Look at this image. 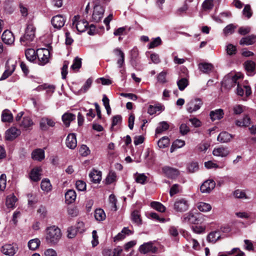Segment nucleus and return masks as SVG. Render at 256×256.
<instances>
[{
	"instance_id": "45",
	"label": "nucleus",
	"mask_w": 256,
	"mask_h": 256,
	"mask_svg": "<svg viewBox=\"0 0 256 256\" xmlns=\"http://www.w3.org/2000/svg\"><path fill=\"white\" fill-rule=\"evenodd\" d=\"M150 206L152 208L160 212H162L166 210L165 206L162 204L158 202H152Z\"/></svg>"
},
{
	"instance_id": "60",
	"label": "nucleus",
	"mask_w": 256,
	"mask_h": 256,
	"mask_svg": "<svg viewBox=\"0 0 256 256\" xmlns=\"http://www.w3.org/2000/svg\"><path fill=\"white\" fill-rule=\"evenodd\" d=\"M166 74L167 72L166 71H162L161 72H160L157 76L158 81L162 84L166 83Z\"/></svg>"
},
{
	"instance_id": "24",
	"label": "nucleus",
	"mask_w": 256,
	"mask_h": 256,
	"mask_svg": "<svg viewBox=\"0 0 256 256\" xmlns=\"http://www.w3.org/2000/svg\"><path fill=\"white\" fill-rule=\"evenodd\" d=\"M91 181L94 183H99L102 180V172L100 171L94 170L89 174Z\"/></svg>"
},
{
	"instance_id": "29",
	"label": "nucleus",
	"mask_w": 256,
	"mask_h": 256,
	"mask_svg": "<svg viewBox=\"0 0 256 256\" xmlns=\"http://www.w3.org/2000/svg\"><path fill=\"white\" fill-rule=\"evenodd\" d=\"M232 136L229 133L224 132H220L218 136L217 140L221 142H228L232 138Z\"/></svg>"
},
{
	"instance_id": "10",
	"label": "nucleus",
	"mask_w": 256,
	"mask_h": 256,
	"mask_svg": "<svg viewBox=\"0 0 256 256\" xmlns=\"http://www.w3.org/2000/svg\"><path fill=\"white\" fill-rule=\"evenodd\" d=\"M51 22L54 28L60 29L64 26L66 20L62 15L58 14L52 18Z\"/></svg>"
},
{
	"instance_id": "30",
	"label": "nucleus",
	"mask_w": 256,
	"mask_h": 256,
	"mask_svg": "<svg viewBox=\"0 0 256 256\" xmlns=\"http://www.w3.org/2000/svg\"><path fill=\"white\" fill-rule=\"evenodd\" d=\"M25 55L28 60L33 62L36 58V52L32 48H28L26 50Z\"/></svg>"
},
{
	"instance_id": "15",
	"label": "nucleus",
	"mask_w": 256,
	"mask_h": 256,
	"mask_svg": "<svg viewBox=\"0 0 256 256\" xmlns=\"http://www.w3.org/2000/svg\"><path fill=\"white\" fill-rule=\"evenodd\" d=\"M2 38L4 42L7 44H12L14 40L13 34L8 30H6L3 32Z\"/></svg>"
},
{
	"instance_id": "25",
	"label": "nucleus",
	"mask_w": 256,
	"mask_h": 256,
	"mask_svg": "<svg viewBox=\"0 0 256 256\" xmlns=\"http://www.w3.org/2000/svg\"><path fill=\"white\" fill-rule=\"evenodd\" d=\"M76 119V116L70 112H66L62 116V120L66 127L70 126L71 122Z\"/></svg>"
},
{
	"instance_id": "43",
	"label": "nucleus",
	"mask_w": 256,
	"mask_h": 256,
	"mask_svg": "<svg viewBox=\"0 0 256 256\" xmlns=\"http://www.w3.org/2000/svg\"><path fill=\"white\" fill-rule=\"evenodd\" d=\"M41 188L46 192H49L52 190V185L48 179L42 180L41 182Z\"/></svg>"
},
{
	"instance_id": "4",
	"label": "nucleus",
	"mask_w": 256,
	"mask_h": 256,
	"mask_svg": "<svg viewBox=\"0 0 256 256\" xmlns=\"http://www.w3.org/2000/svg\"><path fill=\"white\" fill-rule=\"evenodd\" d=\"M189 206L188 200L184 198H180L176 200L174 204V208L177 212H183L188 210Z\"/></svg>"
},
{
	"instance_id": "64",
	"label": "nucleus",
	"mask_w": 256,
	"mask_h": 256,
	"mask_svg": "<svg viewBox=\"0 0 256 256\" xmlns=\"http://www.w3.org/2000/svg\"><path fill=\"white\" fill-rule=\"evenodd\" d=\"M243 14L245 16L248 18H249L252 16V11L250 5H246L242 11Z\"/></svg>"
},
{
	"instance_id": "27",
	"label": "nucleus",
	"mask_w": 256,
	"mask_h": 256,
	"mask_svg": "<svg viewBox=\"0 0 256 256\" xmlns=\"http://www.w3.org/2000/svg\"><path fill=\"white\" fill-rule=\"evenodd\" d=\"M76 193L73 190H69L65 194V199L67 204L73 202L76 200Z\"/></svg>"
},
{
	"instance_id": "33",
	"label": "nucleus",
	"mask_w": 256,
	"mask_h": 256,
	"mask_svg": "<svg viewBox=\"0 0 256 256\" xmlns=\"http://www.w3.org/2000/svg\"><path fill=\"white\" fill-rule=\"evenodd\" d=\"M198 68L204 73H209L212 71V65L208 63H200L198 64Z\"/></svg>"
},
{
	"instance_id": "21",
	"label": "nucleus",
	"mask_w": 256,
	"mask_h": 256,
	"mask_svg": "<svg viewBox=\"0 0 256 256\" xmlns=\"http://www.w3.org/2000/svg\"><path fill=\"white\" fill-rule=\"evenodd\" d=\"M2 252L7 256H12L16 252V248L10 244H6L1 248Z\"/></svg>"
},
{
	"instance_id": "18",
	"label": "nucleus",
	"mask_w": 256,
	"mask_h": 256,
	"mask_svg": "<svg viewBox=\"0 0 256 256\" xmlns=\"http://www.w3.org/2000/svg\"><path fill=\"white\" fill-rule=\"evenodd\" d=\"M182 222H188L193 224H198L199 221L196 216L192 213H188L184 214L183 217L182 218Z\"/></svg>"
},
{
	"instance_id": "41",
	"label": "nucleus",
	"mask_w": 256,
	"mask_h": 256,
	"mask_svg": "<svg viewBox=\"0 0 256 256\" xmlns=\"http://www.w3.org/2000/svg\"><path fill=\"white\" fill-rule=\"evenodd\" d=\"M250 118L248 116H246L242 120H237L236 122V124L239 126H248L250 124Z\"/></svg>"
},
{
	"instance_id": "44",
	"label": "nucleus",
	"mask_w": 256,
	"mask_h": 256,
	"mask_svg": "<svg viewBox=\"0 0 256 256\" xmlns=\"http://www.w3.org/2000/svg\"><path fill=\"white\" fill-rule=\"evenodd\" d=\"M198 209L202 212H207L211 210V206L208 203L200 202L198 205Z\"/></svg>"
},
{
	"instance_id": "3",
	"label": "nucleus",
	"mask_w": 256,
	"mask_h": 256,
	"mask_svg": "<svg viewBox=\"0 0 256 256\" xmlns=\"http://www.w3.org/2000/svg\"><path fill=\"white\" fill-rule=\"evenodd\" d=\"M36 58L38 60V64L44 66L49 62L50 52L46 48H39L36 50Z\"/></svg>"
},
{
	"instance_id": "62",
	"label": "nucleus",
	"mask_w": 256,
	"mask_h": 256,
	"mask_svg": "<svg viewBox=\"0 0 256 256\" xmlns=\"http://www.w3.org/2000/svg\"><path fill=\"white\" fill-rule=\"evenodd\" d=\"M213 6V2L212 0H206L202 4V8L204 10L212 9Z\"/></svg>"
},
{
	"instance_id": "47",
	"label": "nucleus",
	"mask_w": 256,
	"mask_h": 256,
	"mask_svg": "<svg viewBox=\"0 0 256 256\" xmlns=\"http://www.w3.org/2000/svg\"><path fill=\"white\" fill-rule=\"evenodd\" d=\"M177 84L180 90H183L188 86V81L186 78H182L177 82Z\"/></svg>"
},
{
	"instance_id": "35",
	"label": "nucleus",
	"mask_w": 256,
	"mask_h": 256,
	"mask_svg": "<svg viewBox=\"0 0 256 256\" xmlns=\"http://www.w3.org/2000/svg\"><path fill=\"white\" fill-rule=\"evenodd\" d=\"M169 124L166 122H160L156 130V134H158L166 130L169 128Z\"/></svg>"
},
{
	"instance_id": "14",
	"label": "nucleus",
	"mask_w": 256,
	"mask_h": 256,
	"mask_svg": "<svg viewBox=\"0 0 256 256\" xmlns=\"http://www.w3.org/2000/svg\"><path fill=\"white\" fill-rule=\"evenodd\" d=\"M212 154L214 156L225 157L229 154L230 150L228 148L220 146L214 148Z\"/></svg>"
},
{
	"instance_id": "37",
	"label": "nucleus",
	"mask_w": 256,
	"mask_h": 256,
	"mask_svg": "<svg viewBox=\"0 0 256 256\" xmlns=\"http://www.w3.org/2000/svg\"><path fill=\"white\" fill-rule=\"evenodd\" d=\"M220 238L218 232H213L208 234L207 236V240L209 242L215 243Z\"/></svg>"
},
{
	"instance_id": "17",
	"label": "nucleus",
	"mask_w": 256,
	"mask_h": 256,
	"mask_svg": "<svg viewBox=\"0 0 256 256\" xmlns=\"http://www.w3.org/2000/svg\"><path fill=\"white\" fill-rule=\"evenodd\" d=\"M139 251L142 254H146L150 252H155L156 248L154 247L152 242L144 243L141 245L139 248Z\"/></svg>"
},
{
	"instance_id": "12",
	"label": "nucleus",
	"mask_w": 256,
	"mask_h": 256,
	"mask_svg": "<svg viewBox=\"0 0 256 256\" xmlns=\"http://www.w3.org/2000/svg\"><path fill=\"white\" fill-rule=\"evenodd\" d=\"M20 134V130L15 127H12L6 132L5 138L7 140H12Z\"/></svg>"
},
{
	"instance_id": "34",
	"label": "nucleus",
	"mask_w": 256,
	"mask_h": 256,
	"mask_svg": "<svg viewBox=\"0 0 256 256\" xmlns=\"http://www.w3.org/2000/svg\"><path fill=\"white\" fill-rule=\"evenodd\" d=\"M12 118V115L8 110H5L2 112V120L3 122H11Z\"/></svg>"
},
{
	"instance_id": "61",
	"label": "nucleus",
	"mask_w": 256,
	"mask_h": 256,
	"mask_svg": "<svg viewBox=\"0 0 256 256\" xmlns=\"http://www.w3.org/2000/svg\"><path fill=\"white\" fill-rule=\"evenodd\" d=\"M92 82V80L91 78H88L84 85L80 90V91L83 92H86L89 88L91 86V85Z\"/></svg>"
},
{
	"instance_id": "6",
	"label": "nucleus",
	"mask_w": 256,
	"mask_h": 256,
	"mask_svg": "<svg viewBox=\"0 0 256 256\" xmlns=\"http://www.w3.org/2000/svg\"><path fill=\"white\" fill-rule=\"evenodd\" d=\"M202 104V102L200 98L192 100L186 105V110L189 113L195 112L200 108Z\"/></svg>"
},
{
	"instance_id": "40",
	"label": "nucleus",
	"mask_w": 256,
	"mask_h": 256,
	"mask_svg": "<svg viewBox=\"0 0 256 256\" xmlns=\"http://www.w3.org/2000/svg\"><path fill=\"white\" fill-rule=\"evenodd\" d=\"M134 178L136 182L144 184L147 180L148 177L144 174L136 173L134 175Z\"/></svg>"
},
{
	"instance_id": "23",
	"label": "nucleus",
	"mask_w": 256,
	"mask_h": 256,
	"mask_svg": "<svg viewBox=\"0 0 256 256\" xmlns=\"http://www.w3.org/2000/svg\"><path fill=\"white\" fill-rule=\"evenodd\" d=\"M113 52L114 54L118 58V59L117 60V64L118 65V67H122L124 62V53L118 48L114 49Z\"/></svg>"
},
{
	"instance_id": "39",
	"label": "nucleus",
	"mask_w": 256,
	"mask_h": 256,
	"mask_svg": "<svg viewBox=\"0 0 256 256\" xmlns=\"http://www.w3.org/2000/svg\"><path fill=\"white\" fill-rule=\"evenodd\" d=\"M244 67L248 72L252 73L256 68V63L252 60H247L244 62Z\"/></svg>"
},
{
	"instance_id": "9",
	"label": "nucleus",
	"mask_w": 256,
	"mask_h": 256,
	"mask_svg": "<svg viewBox=\"0 0 256 256\" xmlns=\"http://www.w3.org/2000/svg\"><path fill=\"white\" fill-rule=\"evenodd\" d=\"M239 78L236 75L232 76H228L224 79L222 86L228 89H230L238 83L237 80Z\"/></svg>"
},
{
	"instance_id": "16",
	"label": "nucleus",
	"mask_w": 256,
	"mask_h": 256,
	"mask_svg": "<svg viewBox=\"0 0 256 256\" xmlns=\"http://www.w3.org/2000/svg\"><path fill=\"white\" fill-rule=\"evenodd\" d=\"M67 147L70 149H74L77 145L76 136L74 134H70L67 136L66 142Z\"/></svg>"
},
{
	"instance_id": "1",
	"label": "nucleus",
	"mask_w": 256,
	"mask_h": 256,
	"mask_svg": "<svg viewBox=\"0 0 256 256\" xmlns=\"http://www.w3.org/2000/svg\"><path fill=\"white\" fill-rule=\"evenodd\" d=\"M62 234L60 230L55 226L48 227L46 230V238L48 242L55 244L61 238Z\"/></svg>"
},
{
	"instance_id": "22",
	"label": "nucleus",
	"mask_w": 256,
	"mask_h": 256,
	"mask_svg": "<svg viewBox=\"0 0 256 256\" xmlns=\"http://www.w3.org/2000/svg\"><path fill=\"white\" fill-rule=\"evenodd\" d=\"M42 170L40 167L34 168L30 173V179L34 182L38 181L40 179Z\"/></svg>"
},
{
	"instance_id": "28",
	"label": "nucleus",
	"mask_w": 256,
	"mask_h": 256,
	"mask_svg": "<svg viewBox=\"0 0 256 256\" xmlns=\"http://www.w3.org/2000/svg\"><path fill=\"white\" fill-rule=\"evenodd\" d=\"M224 115V111L222 109H218L210 112V117L212 121L219 120L223 118Z\"/></svg>"
},
{
	"instance_id": "19",
	"label": "nucleus",
	"mask_w": 256,
	"mask_h": 256,
	"mask_svg": "<svg viewBox=\"0 0 256 256\" xmlns=\"http://www.w3.org/2000/svg\"><path fill=\"white\" fill-rule=\"evenodd\" d=\"M6 69L0 78V80H5L10 76L15 70V65L14 64H10L9 62H7L6 64Z\"/></svg>"
},
{
	"instance_id": "36",
	"label": "nucleus",
	"mask_w": 256,
	"mask_h": 256,
	"mask_svg": "<svg viewBox=\"0 0 256 256\" xmlns=\"http://www.w3.org/2000/svg\"><path fill=\"white\" fill-rule=\"evenodd\" d=\"M16 200L17 198L14 195L9 196L6 199V206L8 208H14Z\"/></svg>"
},
{
	"instance_id": "52",
	"label": "nucleus",
	"mask_w": 256,
	"mask_h": 256,
	"mask_svg": "<svg viewBox=\"0 0 256 256\" xmlns=\"http://www.w3.org/2000/svg\"><path fill=\"white\" fill-rule=\"evenodd\" d=\"M110 203L111 204V209L112 210L116 211L117 210L116 208V198L114 195L112 194L109 196Z\"/></svg>"
},
{
	"instance_id": "63",
	"label": "nucleus",
	"mask_w": 256,
	"mask_h": 256,
	"mask_svg": "<svg viewBox=\"0 0 256 256\" xmlns=\"http://www.w3.org/2000/svg\"><path fill=\"white\" fill-rule=\"evenodd\" d=\"M37 212L41 218H44L46 216L47 210L44 206H40L38 208Z\"/></svg>"
},
{
	"instance_id": "31",
	"label": "nucleus",
	"mask_w": 256,
	"mask_h": 256,
	"mask_svg": "<svg viewBox=\"0 0 256 256\" xmlns=\"http://www.w3.org/2000/svg\"><path fill=\"white\" fill-rule=\"evenodd\" d=\"M94 218L98 221L104 220L106 218L104 210L102 208L96 209L94 212Z\"/></svg>"
},
{
	"instance_id": "26",
	"label": "nucleus",
	"mask_w": 256,
	"mask_h": 256,
	"mask_svg": "<svg viewBox=\"0 0 256 256\" xmlns=\"http://www.w3.org/2000/svg\"><path fill=\"white\" fill-rule=\"evenodd\" d=\"M32 158L34 160L41 161L44 158V152L42 149H36L32 153Z\"/></svg>"
},
{
	"instance_id": "57",
	"label": "nucleus",
	"mask_w": 256,
	"mask_h": 256,
	"mask_svg": "<svg viewBox=\"0 0 256 256\" xmlns=\"http://www.w3.org/2000/svg\"><path fill=\"white\" fill-rule=\"evenodd\" d=\"M76 186L79 191H84L86 190V184L82 180H77L76 182Z\"/></svg>"
},
{
	"instance_id": "5",
	"label": "nucleus",
	"mask_w": 256,
	"mask_h": 256,
	"mask_svg": "<svg viewBox=\"0 0 256 256\" xmlns=\"http://www.w3.org/2000/svg\"><path fill=\"white\" fill-rule=\"evenodd\" d=\"M72 21V26L75 27L79 32H84L88 26V22L84 20H80V16L78 15L74 16Z\"/></svg>"
},
{
	"instance_id": "46",
	"label": "nucleus",
	"mask_w": 256,
	"mask_h": 256,
	"mask_svg": "<svg viewBox=\"0 0 256 256\" xmlns=\"http://www.w3.org/2000/svg\"><path fill=\"white\" fill-rule=\"evenodd\" d=\"M20 125L24 128H28L33 125V122L30 117L25 116L23 118Z\"/></svg>"
},
{
	"instance_id": "58",
	"label": "nucleus",
	"mask_w": 256,
	"mask_h": 256,
	"mask_svg": "<svg viewBox=\"0 0 256 256\" xmlns=\"http://www.w3.org/2000/svg\"><path fill=\"white\" fill-rule=\"evenodd\" d=\"M6 177L5 174H1L0 176V190L4 191L6 187Z\"/></svg>"
},
{
	"instance_id": "59",
	"label": "nucleus",
	"mask_w": 256,
	"mask_h": 256,
	"mask_svg": "<svg viewBox=\"0 0 256 256\" xmlns=\"http://www.w3.org/2000/svg\"><path fill=\"white\" fill-rule=\"evenodd\" d=\"M79 152L82 156H87L90 154V150L86 145H82L79 150Z\"/></svg>"
},
{
	"instance_id": "20",
	"label": "nucleus",
	"mask_w": 256,
	"mask_h": 256,
	"mask_svg": "<svg viewBox=\"0 0 256 256\" xmlns=\"http://www.w3.org/2000/svg\"><path fill=\"white\" fill-rule=\"evenodd\" d=\"M256 42V36L254 34L250 35L241 38L240 41V45H252Z\"/></svg>"
},
{
	"instance_id": "2",
	"label": "nucleus",
	"mask_w": 256,
	"mask_h": 256,
	"mask_svg": "<svg viewBox=\"0 0 256 256\" xmlns=\"http://www.w3.org/2000/svg\"><path fill=\"white\" fill-rule=\"evenodd\" d=\"M35 30L33 24H28L24 34L20 38V42L22 45L27 46L33 40L35 36Z\"/></svg>"
},
{
	"instance_id": "55",
	"label": "nucleus",
	"mask_w": 256,
	"mask_h": 256,
	"mask_svg": "<svg viewBox=\"0 0 256 256\" xmlns=\"http://www.w3.org/2000/svg\"><path fill=\"white\" fill-rule=\"evenodd\" d=\"M162 44V40L160 37H157L153 40L149 44L148 48H153Z\"/></svg>"
},
{
	"instance_id": "54",
	"label": "nucleus",
	"mask_w": 256,
	"mask_h": 256,
	"mask_svg": "<svg viewBox=\"0 0 256 256\" xmlns=\"http://www.w3.org/2000/svg\"><path fill=\"white\" fill-rule=\"evenodd\" d=\"M187 169L188 172L193 173L197 171L198 169V165L197 162H191L188 165Z\"/></svg>"
},
{
	"instance_id": "51",
	"label": "nucleus",
	"mask_w": 256,
	"mask_h": 256,
	"mask_svg": "<svg viewBox=\"0 0 256 256\" xmlns=\"http://www.w3.org/2000/svg\"><path fill=\"white\" fill-rule=\"evenodd\" d=\"M236 28V26H234V24H230L224 28V32L225 35L232 34Z\"/></svg>"
},
{
	"instance_id": "42",
	"label": "nucleus",
	"mask_w": 256,
	"mask_h": 256,
	"mask_svg": "<svg viewBox=\"0 0 256 256\" xmlns=\"http://www.w3.org/2000/svg\"><path fill=\"white\" fill-rule=\"evenodd\" d=\"M184 236L187 240L188 241L192 242V248L196 250H197L200 248V244L198 241L192 238L188 233L184 234Z\"/></svg>"
},
{
	"instance_id": "13",
	"label": "nucleus",
	"mask_w": 256,
	"mask_h": 256,
	"mask_svg": "<svg viewBox=\"0 0 256 256\" xmlns=\"http://www.w3.org/2000/svg\"><path fill=\"white\" fill-rule=\"evenodd\" d=\"M162 170L168 178L172 179L176 178L180 174L178 169L170 166H164L162 168Z\"/></svg>"
},
{
	"instance_id": "11",
	"label": "nucleus",
	"mask_w": 256,
	"mask_h": 256,
	"mask_svg": "<svg viewBox=\"0 0 256 256\" xmlns=\"http://www.w3.org/2000/svg\"><path fill=\"white\" fill-rule=\"evenodd\" d=\"M215 186L216 183L213 180H206L200 186V192L202 193H210L214 188Z\"/></svg>"
},
{
	"instance_id": "56",
	"label": "nucleus",
	"mask_w": 256,
	"mask_h": 256,
	"mask_svg": "<svg viewBox=\"0 0 256 256\" xmlns=\"http://www.w3.org/2000/svg\"><path fill=\"white\" fill-rule=\"evenodd\" d=\"M68 213L71 216H76L78 214V210L76 206H70L68 208Z\"/></svg>"
},
{
	"instance_id": "32",
	"label": "nucleus",
	"mask_w": 256,
	"mask_h": 256,
	"mask_svg": "<svg viewBox=\"0 0 256 256\" xmlns=\"http://www.w3.org/2000/svg\"><path fill=\"white\" fill-rule=\"evenodd\" d=\"M37 88L38 90H45L48 94H52L54 92L56 87L54 85L44 84L38 86Z\"/></svg>"
},
{
	"instance_id": "48",
	"label": "nucleus",
	"mask_w": 256,
	"mask_h": 256,
	"mask_svg": "<svg viewBox=\"0 0 256 256\" xmlns=\"http://www.w3.org/2000/svg\"><path fill=\"white\" fill-rule=\"evenodd\" d=\"M132 220L133 222L137 224H141V218H140V212L138 210H134L132 214Z\"/></svg>"
},
{
	"instance_id": "7",
	"label": "nucleus",
	"mask_w": 256,
	"mask_h": 256,
	"mask_svg": "<svg viewBox=\"0 0 256 256\" xmlns=\"http://www.w3.org/2000/svg\"><path fill=\"white\" fill-rule=\"evenodd\" d=\"M56 122L52 118L48 117H43L40 121V128L42 130L47 131L49 127H54Z\"/></svg>"
},
{
	"instance_id": "49",
	"label": "nucleus",
	"mask_w": 256,
	"mask_h": 256,
	"mask_svg": "<svg viewBox=\"0 0 256 256\" xmlns=\"http://www.w3.org/2000/svg\"><path fill=\"white\" fill-rule=\"evenodd\" d=\"M82 66V59L78 57H76L73 62V64L71 66V68L73 70H78Z\"/></svg>"
},
{
	"instance_id": "8",
	"label": "nucleus",
	"mask_w": 256,
	"mask_h": 256,
	"mask_svg": "<svg viewBox=\"0 0 256 256\" xmlns=\"http://www.w3.org/2000/svg\"><path fill=\"white\" fill-rule=\"evenodd\" d=\"M104 12V10L102 6L96 5L92 16V20L96 22H100L103 18Z\"/></svg>"
},
{
	"instance_id": "53",
	"label": "nucleus",
	"mask_w": 256,
	"mask_h": 256,
	"mask_svg": "<svg viewBox=\"0 0 256 256\" xmlns=\"http://www.w3.org/2000/svg\"><path fill=\"white\" fill-rule=\"evenodd\" d=\"M162 109V107L160 106H152L150 105L148 107V113L150 114H155L157 112L161 110Z\"/></svg>"
},
{
	"instance_id": "38",
	"label": "nucleus",
	"mask_w": 256,
	"mask_h": 256,
	"mask_svg": "<svg viewBox=\"0 0 256 256\" xmlns=\"http://www.w3.org/2000/svg\"><path fill=\"white\" fill-rule=\"evenodd\" d=\"M40 244V241L38 238H34L29 241L28 246L30 249L34 250L38 248Z\"/></svg>"
},
{
	"instance_id": "50",
	"label": "nucleus",
	"mask_w": 256,
	"mask_h": 256,
	"mask_svg": "<svg viewBox=\"0 0 256 256\" xmlns=\"http://www.w3.org/2000/svg\"><path fill=\"white\" fill-rule=\"evenodd\" d=\"M169 144V140L167 137H163L158 142V145L160 148L166 147Z\"/></svg>"
}]
</instances>
